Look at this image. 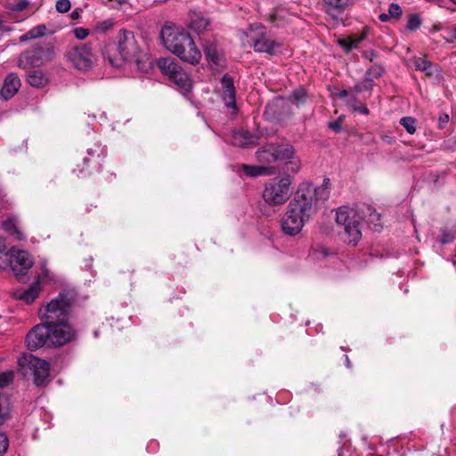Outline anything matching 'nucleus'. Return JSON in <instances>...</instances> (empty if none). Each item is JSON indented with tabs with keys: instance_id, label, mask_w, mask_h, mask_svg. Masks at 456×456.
<instances>
[{
	"instance_id": "nucleus-1",
	"label": "nucleus",
	"mask_w": 456,
	"mask_h": 456,
	"mask_svg": "<svg viewBox=\"0 0 456 456\" xmlns=\"http://www.w3.org/2000/svg\"><path fill=\"white\" fill-rule=\"evenodd\" d=\"M74 299L72 292L62 291L39 309L38 314L43 322L34 326L27 334L26 343L29 350L43 346L59 347L75 339L76 332L68 322Z\"/></svg>"
},
{
	"instance_id": "nucleus-2",
	"label": "nucleus",
	"mask_w": 456,
	"mask_h": 456,
	"mask_svg": "<svg viewBox=\"0 0 456 456\" xmlns=\"http://www.w3.org/2000/svg\"><path fill=\"white\" fill-rule=\"evenodd\" d=\"M106 58L115 68L121 67L125 62H134L139 70H147L148 57L143 53L132 31L121 29L116 37V41L110 45Z\"/></svg>"
},
{
	"instance_id": "nucleus-3",
	"label": "nucleus",
	"mask_w": 456,
	"mask_h": 456,
	"mask_svg": "<svg viewBox=\"0 0 456 456\" xmlns=\"http://www.w3.org/2000/svg\"><path fill=\"white\" fill-rule=\"evenodd\" d=\"M159 36L164 46L182 61L191 64L200 62L201 53L188 32L179 28L165 25L162 27Z\"/></svg>"
},
{
	"instance_id": "nucleus-4",
	"label": "nucleus",
	"mask_w": 456,
	"mask_h": 456,
	"mask_svg": "<svg viewBox=\"0 0 456 456\" xmlns=\"http://www.w3.org/2000/svg\"><path fill=\"white\" fill-rule=\"evenodd\" d=\"M316 212L317 205L314 201H290L281 221V231L286 235L296 236Z\"/></svg>"
},
{
	"instance_id": "nucleus-5",
	"label": "nucleus",
	"mask_w": 456,
	"mask_h": 456,
	"mask_svg": "<svg viewBox=\"0 0 456 456\" xmlns=\"http://www.w3.org/2000/svg\"><path fill=\"white\" fill-rule=\"evenodd\" d=\"M359 202L355 207L341 206L336 209V223L343 228L340 232L346 243L355 246L362 239V215L358 209Z\"/></svg>"
},
{
	"instance_id": "nucleus-6",
	"label": "nucleus",
	"mask_w": 456,
	"mask_h": 456,
	"mask_svg": "<svg viewBox=\"0 0 456 456\" xmlns=\"http://www.w3.org/2000/svg\"><path fill=\"white\" fill-rule=\"evenodd\" d=\"M54 55V47L51 42H37L20 53L17 65L23 69L40 67L52 61Z\"/></svg>"
},
{
	"instance_id": "nucleus-7",
	"label": "nucleus",
	"mask_w": 456,
	"mask_h": 456,
	"mask_svg": "<svg viewBox=\"0 0 456 456\" xmlns=\"http://www.w3.org/2000/svg\"><path fill=\"white\" fill-rule=\"evenodd\" d=\"M245 34L256 53L274 55L281 46L278 42L268 37L265 26L260 23L250 24Z\"/></svg>"
},
{
	"instance_id": "nucleus-8",
	"label": "nucleus",
	"mask_w": 456,
	"mask_h": 456,
	"mask_svg": "<svg viewBox=\"0 0 456 456\" xmlns=\"http://www.w3.org/2000/svg\"><path fill=\"white\" fill-rule=\"evenodd\" d=\"M65 55L72 66L80 71L92 69L97 62V54L91 44L76 45Z\"/></svg>"
},
{
	"instance_id": "nucleus-9",
	"label": "nucleus",
	"mask_w": 456,
	"mask_h": 456,
	"mask_svg": "<svg viewBox=\"0 0 456 456\" xmlns=\"http://www.w3.org/2000/svg\"><path fill=\"white\" fill-rule=\"evenodd\" d=\"M18 363L22 369L27 368L31 370L34 376V383L37 386L43 385L49 376V363L45 360L33 356L32 354L23 355L19 359Z\"/></svg>"
},
{
	"instance_id": "nucleus-10",
	"label": "nucleus",
	"mask_w": 456,
	"mask_h": 456,
	"mask_svg": "<svg viewBox=\"0 0 456 456\" xmlns=\"http://www.w3.org/2000/svg\"><path fill=\"white\" fill-rule=\"evenodd\" d=\"M291 179L287 177H274L270 179L263 191L264 200H289L290 196Z\"/></svg>"
},
{
	"instance_id": "nucleus-11",
	"label": "nucleus",
	"mask_w": 456,
	"mask_h": 456,
	"mask_svg": "<svg viewBox=\"0 0 456 456\" xmlns=\"http://www.w3.org/2000/svg\"><path fill=\"white\" fill-rule=\"evenodd\" d=\"M330 197V179L324 178L322 185L314 187L309 182L298 185L294 200H327Z\"/></svg>"
},
{
	"instance_id": "nucleus-12",
	"label": "nucleus",
	"mask_w": 456,
	"mask_h": 456,
	"mask_svg": "<svg viewBox=\"0 0 456 456\" xmlns=\"http://www.w3.org/2000/svg\"><path fill=\"white\" fill-rule=\"evenodd\" d=\"M7 256L10 265L17 276L24 275L33 265V259L28 251L13 247L8 250Z\"/></svg>"
},
{
	"instance_id": "nucleus-13",
	"label": "nucleus",
	"mask_w": 456,
	"mask_h": 456,
	"mask_svg": "<svg viewBox=\"0 0 456 456\" xmlns=\"http://www.w3.org/2000/svg\"><path fill=\"white\" fill-rule=\"evenodd\" d=\"M354 0H322V9L334 21L342 22Z\"/></svg>"
},
{
	"instance_id": "nucleus-14",
	"label": "nucleus",
	"mask_w": 456,
	"mask_h": 456,
	"mask_svg": "<svg viewBox=\"0 0 456 456\" xmlns=\"http://www.w3.org/2000/svg\"><path fill=\"white\" fill-rule=\"evenodd\" d=\"M105 150L99 143L94 144V148L87 149V156L83 159V165L86 166V168L80 169L77 176H86L87 174L91 173L87 171L90 163L94 166V169L100 171L101 163L105 158Z\"/></svg>"
},
{
	"instance_id": "nucleus-15",
	"label": "nucleus",
	"mask_w": 456,
	"mask_h": 456,
	"mask_svg": "<svg viewBox=\"0 0 456 456\" xmlns=\"http://www.w3.org/2000/svg\"><path fill=\"white\" fill-rule=\"evenodd\" d=\"M211 20L208 14L198 10L192 9L188 14V28L198 35L203 34L210 28Z\"/></svg>"
},
{
	"instance_id": "nucleus-16",
	"label": "nucleus",
	"mask_w": 456,
	"mask_h": 456,
	"mask_svg": "<svg viewBox=\"0 0 456 456\" xmlns=\"http://www.w3.org/2000/svg\"><path fill=\"white\" fill-rule=\"evenodd\" d=\"M358 209L361 211L362 220H364L369 228L375 232H380L383 229L381 216L376 210L365 201H360Z\"/></svg>"
},
{
	"instance_id": "nucleus-17",
	"label": "nucleus",
	"mask_w": 456,
	"mask_h": 456,
	"mask_svg": "<svg viewBox=\"0 0 456 456\" xmlns=\"http://www.w3.org/2000/svg\"><path fill=\"white\" fill-rule=\"evenodd\" d=\"M222 97L228 108L236 109V90L233 79L228 75H224L221 79Z\"/></svg>"
},
{
	"instance_id": "nucleus-18",
	"label": "nucleus",
	"mask_w": 456,
	"mask_h": 456,
	"mask_svg": "<svg viewBox=\"0 0 456 456\" xmlns=\"http://www.w3.org/2000/svg\"><path fill=\"white\" fill-rule=\"evenodd\" d=\"M258 136L250 133L248 130L239 129L232 133L231 142L238 147H252L256 145Z\"/></svg>"
},
{
	"instance_id": "nucleus-19",
	"label": "nucleus",
	"mask_w": 456,
	"mask_h": 456,
	"mask_svg": "<svg viewBox=\"0 0 456 456\" xmlns=\"http://www.w3.org/2000/svg\"><path fill=\"white\" fill-rule=\"evenodd\" d=\"M20 86V80L19 77L14 74H9L3 84V86L0 90V96L7 101L11 99L19 90Z\"/></svg>"
},
{
	"instance_id": "nucleus-20",
	"label": "nucleus",
	"mask_w": 456,
	"mask_h": 456,
	"mask_svg": "<svg viewBox=\"0 0 456 456\" xmlns=\"http://www.w3.org/2000/svg\"><path fill=\"white\" fill-rule=\"evenodd\" d=\"M168 79L173 82L176 86L177 89L183 94H186L191 91V80L182 67L177 69L175 74H172Z\"/></svg>"
},
{
	"instance_id": "nucleus-21",
	"label": "nucleus",
	"mask_w": 456,
	"mask_h": 456,
	"mask_svg": "<svg viewBox=\"0 0 456 456\" xmlns=\"http://www.w3.org/2000/svg\"><path fill=\"white\" fill-rule=\"evenodd\" d=\"M236 171L238 173L243 172V174L248 177H258L272 175L273 173V168L270 167L241 164L237 166Z\"/></svg>"
},
{
	"instance_id": "nucleus-22",
	"label": "nucleus",
	"mask_w": 456,
	"mask_h": 456,
	"mask_svg": "<svg viewBox=\"0 0 456 456\" xmlns=\"http://www.w3.org/2000/svg\"><path fill=\"white\" fill-rule=\"evenodd\" d=\"M2 227L9 235L14 237L16 240H24L26 239L15 217L7 218L3 222Z\"/></svg>"
},
{
	"instance_id": "nucleus-23",
	"label": "nucleus",
	"mask_w": 456,
	"mask_h": 456,
	"mask_svg": "<svg viewBox=\"0 0 456 456\" xmlns=\"http://www.w3.org/2000/svg\"><path fill=\"white\" fill-rule=\"evenodd\" d=\"M157 66L167 77H170L172 74H175V71L181 68L179 63L172 57L159 59L157 61Z\"/></svg>"
},
{
	"instance_id": "nucleus-24",
	"label": "nucleus",
	"mask_w": 456,
	"mask_h": 456,
	"mask_svg": "<svg viewBox=\"0 0 456 456\" xmlns=\"http://www.w3.org/2000/svg\"><path fill=\"white\" fill-rule=\"evenodd\" d=\"M275 151V144H267L256 151V158L260 162L263 163H273L277 161Z\"/></svg>"
},
{
	"instance_id": "nucleus-25",
	"label": "nucleus",
	"mask_w": 456,
	"mask_h": 456,
	"mask_svg": "<svg viewBox=\"0 0 456 456\" xmlns=\"http://www.w3.org/2000/svg\"><path fill=\"white\" fill-rule=\"evenodd\" d=\"M27 81L31 86L42 87L47 83L48 79L42 70L35 69L28 73Z\"/></svg>"
},
{
	"instance_id": "nucleus-26",
	"label": "nucleus",
	"mask_w": 456,
	"mask_h": 456,
	"mask_svg": "<svg viewBox=\"0 0 456 456\" xmlns=\"http://www.w3.org/2000/svg\"><path fill=\"white\" fill-rule=\"evenodd\" d=\"M41 291V284L37 280L34 281L28 289H26L20 296V298L25 301L27 304H31L39 296Z\"/></svg>"
},
{
	"instance_id": "nucleus-27",
	"label": "nucleus",
	"mask_w": 456,
	"mask_h": 456,
	"mask_svg": "<svg viewBox=\"0 0 456 456\" xmlns=\"http://www.w3.org/2000/svg\"><path fill=\"white\" fill-rule=\"evenodd\" d=\"M203 50L208 61H212L214 64H219L221 54L215 43L206 42L203 45Z\"/></svg>"
},
{
	"instance_id": "nucleus-28",
	"label": "nucleus",
	"mask_w": 456,
	"mask_h": 456,
	"mask_svg": "<svg viewBox=\"0 0 456 456\" xmlns=\"http://www.w3.org/2000/svg\"><path fill=\"white\" fill-rule=\"evenodd\" d=\"M275 154L278 160H287L293 158L294 148L289 144H275Z\"/></svg>"
},
{
	"instance_id": "nucleus-29",
	"label": "nucleus",
	"mask_w": 456,
	"mask_h": 456,
	"mask_svg": "<svg viewBox=\"0 0 456 456\" xmlns=\"http://www.w3.org/2000/svg\"><path fill=\"white\" fill-rule=\"evenodd\" d=\"M307 99L308 95L302 87L297 88L289 97V102L297 107L304 105Z\"/></svg>"
},
{
	"instance_id": "nucleus-30",
	"label": "nucleus",
	"mask_w": 456,
	"mask_h": 456,
	"mask_svg": "<svg viewBox=\"0 0 456 456\" xmlns=\"http://www.w3.org/2000/svg\"><path fill=\"white\" fill-rule=\"evenodd\" d=\"M414 66L416 69L426 72L428 76L434 74L435 68L432 63L424 58H416L414 60Z\"/></svg>"
},
{
	"instance_id": "nucleus-31",
	"label": "nucleus",
	"mask_w": 456,
	"mask_h": 456,
	"mask_svg": "<svg viewBox=\"0 0 456 456\" xmlns=\"http://www.w3.org/2000/svg\"><path fill=\"white\" fill-rule=\"evenodd\" d=\"M385 72V69L380 64H373L365 73V81L371 82L374 78L382 77Z\"/></svg>"
},
{
	"instance_id": "nucleus-32",
	"label": "nucleus",
	"mask_w": 456,
	"mask_h": 456,
	"mask_svg": "<svg viewBox=\"0 0 456 456\" xmlns=\"http://www.w3.org/2000/svg\"><path fill=\"white\" fill-rule=\"evenodd\" d=\"M286 12L283 9H274L268 16V20L275 26H282L285 21Z\"/></svg>"
},
{
	"instance_id": "nucleus-33",
	"label": "nucleus",
	"mask_w": 456,
	"mask_h": 456,
	"mask_svg": "<svg viewBox=\"0 0 456 456\" xmlns=\"http://www.w3.org/2000/svg\"><path fill=\"white\" fill-rule=\"evenodd\" d=\"M400 124L410 134H413L416 132V119L414 118L403 117L400 119Z\"/></svg>"
},
{
	"instance_id": "nucleus-34",
	"label": "nucleus",
	"mask_w": 456,
	"mask_h": 456,
	"mask_svg": "<svg viewBox=\"0 0 456 456\" xmlns=\"http://www.w3.org/2000/svg\"><path fill=\"white\" fill-rule=\"evenodd\" d=\"M421 25V19L418 14H411L408 19V23L406 28L411 30L414 31L418 29Z\"/></svg>"
},
{
	"instance_id": "nucleus-35",
	"label": "nucleus",
	"mask_w": 456,
	"mask_h": 456,
	"mask_svg": "<svg viewBox=\"0 0 456 456\" xmlns=\"http://www.w3.org/2000/svg\"><path fill=\"white\" fill-rule=\"evenodd\" d=\"M362 38L363 37L344 39L340 42V45L346 47L347 51H350L352 49L357 48Z\"/></svg>"
},
{
	"instance_id": "nucleus-36",
	"label": "nucleus",
	"mask_w": 456,
	"mask_h": 456,
	"mask_svg": "<svg viewBox=\"0 0 456 456\" xmlns=\"http://www.w3.org/2000/svg\"><path fill=\"white\" fill-rule=\"evenodd\" d=\"M372 87H373V85L371 82H366L364 80L363 83H358L354 87H352L350 89V92H352L353 94H355L358 93H362L363 91H371Z\"/></svg>"
},
{
	"instance_id": "nucleus-37",
	"label": "nucleus",
	"mask_w": 456,
	"mask_h": 456,
	"mask_svg": "<svg viewBox=\"0 0 456 456\" xmlns=\"http://www.w3.org/2000/svg\"><path fill=\"white\" fill-rule=\"evenodd\" d=\"M13 377L14 374L12 370L0 373V387H4L11 384L13 380Z\"/></svg>"
},
{
	"instance_id": "nucleus-38",
	"label": "nucleus",
	"mask_w": 456,
	"mask_h": 456,
	"mask_svg": "<svg viewBox=\"0 0 456 456\" xmlns=\"http://www.w3.org/2000/svg\"><path fill=\"white\" fill-rule=\"evenodd\" d=\"M56 10L59 12L65 13L69 11L71 7V4L69 0H57L56 2Z\"/></svg>"
},
{
	"instance_id": "nucleus-39",
	"label": "nucleus",
	"mask_w": 456,
	"mask_h": 456,
	"mask_svg": "<svg viewBox=\"0 0 456 456\" xmlns=\"http://www.w3.org/2000/svg\"><path fill=\"white\" fill-rule=\"evenodd\" d=\"M388 13L391 18L398 19L402 15V9L397 4H391L388 7Z\"/></svg>"
},
{
	"instance_id": "nucleus-40",
	"label": "nucleus",
	"mask_w": 456,
	"mask_h": 456,
	"mask_svg": "<svg viewBox=\"0 0 456 456\" xmlns=\"http://www.w3.org/2000/svg\"><path fill=\"white\" fill-rule=\"evenodd\" d=\"M28 5V2L27 0H19L10 5V10L12 12H20L26 9Z\"/></svg>"
},
{
	"instance_id": "nucleus-41",
	"label": "nucleus",
	"mask_w": 456,
	"mask_h": 456,
	"mask_svg": "<svg viewBox=\"0 0 456 456\" xmlns=\"http://www.w3.org/2000/svg\"><path fill=\"white\" fill-rule=\"evenodd\" d=\"M8 449V439L4 434L0 433V456H3Z\"/></svg>"
},
{
	"instance_id": "nucleus-42",
	"label": "nucleus",
	"mask_w": 456,
	"mask_h": 456,
	"mask_svg": "<svg viewBox=\"0 0 456 456\" xmlns=\"http://www.w3.org/2000/svg\"><path fill=\"white\" fill-rule=\"evenodd\" d=\"M31 33L34 35V38H37L45 34L46 27L45 25H38L32 29H30Z\"/></svg>"
},
{
	"instance_id": "nucleus-43",
	"label": "nucleus",
	"mask_w": 456,
	"mask_h": 456,
	"mask_svg": "<svg viewBox=\"0 0 456 456\" xmlns=\"http://www.w3.org/2000/svg\"><path fill=\"white\" fill-rule=\"evenodd\" d=\"M288 170L297 173L300 169L301 164L299 159H293L287 163Z\"/></svg>"
},
{
	"instance_id": "nucleus-44",
	"label": "nucleus",
	"mask_w": 456,
	"mask_h": 456,
	"mask_svg": "<svg viewBox=\"0 0 456 456\" xmlns=\"http://www.w3.org/2000/svg\"><path fill=\"white\" fill-rule=\"evenodd\" d=\"M74 34L77 39L83 40L88 36L89 32L86 28H76L74 29Z\"/></svg>"
},
{
	"instance_id": "nucleus-45",
	"label": "nucleus",
	"mask_w": 456,
	"mask_h": 456,
	"mask_svg": "<svg viewBox=\"0 0 456 456\" xmlns=\"http://www.w3.org/2000/svg\"><path fill=\"white\" fill-rule=\"evenodd\" d=\"M343 117H339L338 120H335V121H332V122H330L329 123V127L334 131V132H340L342 127H341V120H342Z\"/></svg>"
},
{
	"instance_id": "nucleus-46",
	"label": "nucleus",
	"mask_w": 456,
	"mask_h": 456,
	"mask_svg": "<svg viewBox=\"0 0 456 456\" xmlns=\"http://www.w3.org/2000/svg\"><path fill=\"white\" fill-rule=\"evenodd\" d=\"M449 115L448 114H441L439 116V119H438V127L440 129H443L446 125L447 123L449 122Z\"/></svg>"
},
{
	"instance_id": "nucleus-47",
	"label": "nucleus",
	"mask_w": 456,
	"mask_h": 456,
	"mask_svg": "<svg viewBox=\"0 0 456 456\" xmlns=\"http://www.w3.org/2000/svg\"><path fill=\"white\" fill-rule=\"evenodd\" d=\"M346 104L352 110H354L357 106L358 101H357V99H356L354 94H352L350 95V98L347 100Z\"/></svg>"
},
{
	"instance_id": "nucleus-48",
	"label": "nucleus",
	"mask_w": 456,
	"mask_h": 456,
	"mask_svg": "<svg viewBox=\"0 0 456 456\" xmlns=\"http://www.w3.org/2000/svg\"><path fill=\"white\" fill-rule=\"evenodd\" d=\"M353 110L358 111L364 115H368L370 113L369 109L365 104H357V106Z\"/></svg>"
},
{
	"instance_id": "nucleus-49",
	"label": "nucleus",
	"mask_w": 456,
	"mask_h": 456,
	"mask_svg": "<svg viewBox=\"0 0 456 456\" xmlns=\"http://www.w3.org/2000/svg\"><path fill=\"white\" fill-rule=\"evenodd\" d=\"M111 25L112 24L110 21H102L97 25L96 29L104 31L106 29H109L111 27Z\"/></svg>"
},
{
	"instance_id": "nucleus-50",
	"label": "nucleus",
	"mask_w": 456,
	"mask_h": 456,
	"mask_svg": "<svg viewBox=\"0 0 456 456\" xmlns=\"http://www.w3.org/2000/svg\"><path fill=\"white\" fill-rule=\"evenodd\" d=\"M34 39V35L31 33L30 30H28L27 33L23 34L20 37V42H26L28 40Z\"/></svg>"
},
{
	"instance_id": "nucleus-51",
	"label": "nucleus",
	"mask_w": 456,
	"mask_h": 456,
	"mask_svg": "<svg viewBox=\"0 0 456 456\" xmlns=\"http://www.w3.org/2000/svg\"><path fill=\"white\" fill-rule=\"evenodd\" d=\"M363 57L366 60H369L370 61H372L377 57V54H376V53L374 51L364 52L363 53Z\"/></svg>"
},
{
	"instance_id": "nucleus-52",
	"label": "nucleus",
	"mask_w": 456,
	"mask_h": 456,
	"mask_svg": "<svg viewBox=\"0 0 456 456\" xmlns=\"http://www.w3.org/2000/svg\"><path fill=\"white\" fill-rule=\"evenodd\" d=\"M453 240L452 236H450L449 234H446L445 232H443V237L441 239V242L445 244L449 243Z\"/></svg>"
},
{
	"instance_id": "nucleus-53",
	"label": "nucleus",
	"mask_w": 456,
	"mask_h": 456,
	"mask_svg": "<svg viewBox=\"0 0 456 456\" xmlns=\"http://www.w3.org/2000/svg\"><path fill=\"white\" fill-rule=\"evenodd\" d=\"M352 94H353V93H352V92H350V90H349V91H347V90L344 89V90L340 91V92L338 94V96L339 98H345V97L348 96L349 94L351 95Z\"/></svg>"
},
{
	"instance_id": "nucleus-54",
	"label": "nucleus",
	"mask_w": 456,
	"mask_h": 456,
	"mask_svg": "<svg viewBox=\"0 0 456 456\" xmlns=\"http://www.w3.org/2000/svg\"><path fill=\"white\" fill-rule=\"evenodd\" d=\"M282 201H276V200H273V201H264V205L260 207V208L262 209L263 207H265V206H268V207H272V206H274V205H277V204H281Z\"/></svg>"
},
{
	"instance_id": "nucleus-55",
	"label": "nucleus",
	"mask_w": 456,
	"mask_h": 456,
	"mask_svg": "<svg viewBox=\"0 0 456 456\" xmlns=\"http://www.w3.org/2000/svg\"><path fill=\"white\" fill-rule=\"evenodd\" d=\"M379 18L381 21L387 22L391 17L389 13H381Z\"/></svg>"
},
{
	"instance_id": "nucleus-56",
	"label": "nucleus",
	"mask_w": 456,
	"mask_h": 456,
	"mask_svg": "<svg viewBox=\"0 0 456 456\" xmlns=\"http://www.w3.org/2000/svg\"><path fill=\"white\" fill-rule=\"evenodd\" d=\"M7 253L8 250L6 245L4 243H0V255L4 254L5 256H7Z\"/></svg>"
},
{
	"instance_id": "nucleus-57",
	"label": "nucleus",
	"mask_w": 456,
	"mask_h": 456,
	"mask_svg": "<svg viewBox=\"0 0 456 456\" xmlns=\"http://www.w3.org/2000/svg\"><path fill=\"white\" fill-rule=\"evenodd\" d=\"M71 18L73 20H76V19H78L79 17V12L77 11H73L70 14Z\"/></svg>"
},
{
	"instance_id": "nucleus-58",
	"label": "nucleus",
	"mask_w": 456,
	"mask_h": 456,
	"mask_svg": "<svg viewBox=\"0 0 456 456\" xmlns=\"http://www.w3.org/2000/svg\"><path fill=\"white\" fill-rule=\"evenodd\" d=\"M345 358H346V366L348 368H350L351 367V362H350V360H349L348 356L345 355Z\"/></svg>"
},
{
	"instance_id": "nucleus-59",
	"label": "nucleus",
	"mask_w": 456,
	"mask_h": 456,
	"mask_svg": "<svg viewBox=\"0 0 456 456\" xmlns=\"http://www.w3.org/2000/svg\"><path fill=\"white\" fill-rule=\"evenodd\" d=\"M452 36L456 40V28L452 29Z\"/></svg>"
}]
</instances>
